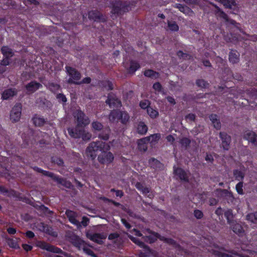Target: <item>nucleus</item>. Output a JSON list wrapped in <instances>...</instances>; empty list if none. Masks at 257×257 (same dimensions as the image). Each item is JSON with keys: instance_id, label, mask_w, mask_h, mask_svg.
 Instances as JSON below:
<instances>
[{"instance_id": "nucleus-34", "label": "nucleus", "mask_w": 257, "mask_h": 257, "mask_svg": "<svg viewBox=\"0 0 257 257\" xmlns=\"http://www.w3.org/2000/svg\"><path fill=\"white\" fill-rule=\"evenodd\" d=\"M129 238L135 244H137L139 246L142 248H147L149 250V247L143 241L140 240V239L134 237L132 235L129 236Z\"/></svg>"}, {"instance_id": "nucleus-51", "label": "nucleus", "mask_w": 257, "mask_h": 257, "mask_svg": "<svg viewBox=\"0 0 257 257\" xmlns=\"http://www.w3.org/2000/svg\"><path fill=\"white\" fill-rule=\"evenodd\" d=\"M7 243H8V245L12 248H14V249H20V247L19 245L18 242L15 239H13L12 238H8L7 240Z\"/></svg>"}, {"instance_id": "nucleus-40", "label": "nucleus", "mask_w": 257, "mask_h": 257, "mask_svg": "<svg viewBox=\"0 0 257 257\" xmlns=\"http://www.w3.org/2000/svg\"><path fill=\"white\" fill-rule=\"evenodd\" d=\"M221 191L224 194V197L227 200L228 202L232 203L234 200L233 193L231 191H228L226 189H222Z\"/></svg>"}, {"instance_id": "nucleus-57", "label": "nucleus", "mask_w": 257, "mask_h": 257, "mask_svg": "<svg viewBox=\"0 0 257 257\" xmlns=\"http://www.w3.org/2000/svg\"><path fill=\"white\" fill-rule=\"evenodd\" d=\"M180 143L181 144L182 146L187 147L189 146L191 143V141L189 139L187 138H183L182 139H181Z\"/></svg>"}, {"instance_id": "nucleus-9", "label": "nucleus", "mask_w": 257, "mask_h": 257, "mask_svg": "<svg viewBox=\"0 0 257 257\" xmlns=\"http://www.w3.org/2000/svg\"><path fill=\"white\" fill-rule=\"evenodd\" d=\"M22 105L21 104H16L12 108L10 113V119L13 122L18 121L21 116Z\"/></svg>"}, {"instance_id": "nucleus-4", "label": "nucleus", "mask_w": 257, "mask_h": 257, "mask_svg": "<svg viewBox=\"0 0 257 257\" xmlns=\"http://www.w3.org/2000/svg\"><path fill=\"white\" fill-rule=\"evenodd\" d=\"M130 118L129 114L125 111L113 109L109 114V120L110 122L119 120L123 124H126L129 121Z\"/></svg>"}, {"instance_id": "nucleus-12", "label": "nucleus", "mask_w": 257, "mask_h": 257, "mask_svg": "<svg viewBox=\"0 0 257 257\" xmlns=\"http://www.w3.org/2000/svg\"><path fill=\"white\" fill-rule=\"evenodd\" d=\"M148 233L151 234L149 235L144 236L142 237L143 241L149 243H153L155 242L158 238L160 239L161 235L150 229H147Z\"/></svg>"}, {"instance_id": "nucleus-31", "label": "nucleus", "mask_w": 257, "mask_h": 257, "mask_svg": "<svg viewBox=\"0 0 257 257\" xmlns=\"http://www.w3.org/2000/svg\"><path fill=\"white\" fill-rule=\"evenodd\" d=\"M2 54L3 55L4 57L6 58H9L11 59L14 55V53L13 51V50L7 46H4L2 47L1 50Z\"/></svg>"}, {"instance_id": "nucleus-64", "label": "nucleus", "mask_w": 257, "mask_h": 257, "mask_svg": "<svg viewBox=\"0 0 257 257\" xmlns=\"http://www.w3.org/2000/svg\"><path fill=\"white\" fill-rule=\"evenodd\" d=\"M153 88L156 91H158L160 92L162 89V86L160 82H157L153 84Z\"/></svg>"}, {"instance_id": "nucleus-36", "label": "nucleus", "mask_w": 257, "mask_h": 257, "mask_svg": "<svg viewBox=\"0 0 257 257\" xmlns=\"http://www.w3.org/2000/svg\"><path fill=\"white\" fill-rule=\"evenodd\" d=\"M144 75L146 77L155 79L159 78L160 76L159 73L152 69L146 70L144 72Z\"/></svg>"}, {"instance_id": "nucleus-62", "label": "nucleus", "mask_w": 257, "mask_h": 257, "mask_svg": "<svg viewBox=\"0 0 257 257\" xmlns=\"http://www.w3.org/2000/svg\"><path fill=\"white\" fill-rule=\"evenodd\" d=\"M110 191L111 192H115V195L117 197H122L124 195V193L122 190H116L114 188H112Z\"/></svg>"}, {"instance_id": "nucleus-58", "label": "nucleus", "mask_w": 257, "mask_h": 257, "mask_svg": "<svg viewBox=\"0 0 257 257\" xmlns=\"http://www.w3.org/2000/svg\"><path fill=\"white\" fill-rule=\"evenodd\" d=\"M56 97L59 102H62L63 103H66L67 101V98L63 93H58L56 95Z\"/></svg>"}, {"instance_id": "nucleus-53", "label": "nucleus", "mask_w": 257, "mask_h": 257, "mask_svg": "<svg viewBox=\"0 0 257 257\" xmlns=\"http://www.w3.org/2000/svg\"><path fill=\"white\" fill-rule=\"evenodd\" d=\"M224 216L227 219V222L229 224L230 223H231L233 221H234L235 220H233L232 219L233 218L232 210H228L224 213Z\"/></svg>"}, {"instance_id": "nucleus-22", "label": "nucleus", "mask_w": 257, "mask_h": 257, "mask_svg": "<svg viewBox=\"0 0 257 257\" xmlns=\"http://www.w3.org/2000/svg\"><path fill=\"white\" fill-rule=\"evenodd\" d=\"M18 91L16 88H8L5 90L2 94L3 100H8L17 94Z\"/></svg>"}, {"instance_id": "nucleus-1", "label": "nucleus", "mask_w": 257, "mask_h": 257, "mask_svg": "<svg viewBox=\"0 0 257 257\" xmlns=\"http://www.w3.org/2000/svg\"><path fill=\"white\" fill-rule=\"evenodd\" d=\"M111 5V16L112 19L123 15L124 13L128 12L131 9L130 3L123 2L122 0H115L110 3Z\"/></svg>"}, {"instance_id": "nucleus-26", "label": "nucleus", "mask_w": 257, "mask_h": 257, "mask_svg": "<svg viewBox=\"0 0 257 257\" xmlns=\"http://www.w3.org/2000/svg\"><path fill=\"white\" fill-rule=\"evenodd\" d=\"M141 68V65L136 60H132L130 62V66L127 69L128 74L133 75L136 71Z\"/></svg>"}, {"instance_id": "nucleus-27", "label": "nucleus", "mask_w": 257, "mask_h": 257, "mask_svg": "<svg viewBox=\"0 0 257 257\" xmlns=\"http://www.w3.org/2000/svg\"><path fill=\"white\" fill-rule=\"evenodd\" d=\"M209 118L211 120L214 127L217 130H219L221 128V124L220 119L216 114L212 113L211 114Z\"/></svg>"}, {"instance_id": "nucleus-16", "label": "nucleus", "mask_w": 257, "mask_h": 257, "mask_svg": "<svg viewBox=\"0 0 257 257\" xmlns=\"http://www.w3.org/2000/svg\"><path fill=\"white\" fill-rule=\"evenodd\" d=\"M66 215L70 222L76 226L78 228L81 227L80 222L76 219V215L74 212L67 210Z\"/></svg>"}, {"instance_id": "nucleus-13", "label": "nucleus", "mask_w": 257, "mask_h": 257, "mask_svg": "<svg viewBox=\"0 0 257 257\" xmlns=\"http://www.w3.org/2000/svg\"><path fill=\"white\" fill-rule=\"evenodd\" d=\"M230 226L232 231L239 236H242L244 234V230L241 223L236 221L230 223Z\"/></svg>"}, {"instance_id": "nucleus-41", "label": "nucleus", "mask_w": 257, "mask_h": 257, "mask_svg": "<svg viewBox=\"0 0 257 257\" xmlns=\"http://www.w3.org/2000/svg\"><path fill=\"white\" fill-rule=\"evenodd\" d=\"M233 175L236 180L241 181L244 178V173L238 169H235L233 171Z\"/></svg>"}, {"instance_id": "nucleus-44", "label": "nucleus", "mask_w": 257, "mask_h": 257, "mask_svg": "<svg viewBox=\"0 0 257 257\" xmlns=\"http://www.w3.org/2000/svg\"><path fill=\"white\" fill-rule=\"evenodd\" d=\"M247 220L253 223H257V211L253 213H249L246 216Z\"/></svg>"}, {"instance_id": "nucleus-3", "label": "nucleus", "mask_w": 257, "mask_h": 257, "mask_svg": "<svg viewBox=\"0 0 257 257\" xmlns=\"http://www.w3.org/2000/svg\"><path fill=\"white\" fill-rule=\"evenodd\" d=\"M106 145L105 143L99 141L91 142L86 150L87 157L94 160L96 157L97 152L103 151Z\"/></svg>"}, {"instance_id": "nucleus-32", "label": "nucleus", "mask_w": 257, "mask_h": 257, "mask_svg": "<svg viewBox=\"0 0 257 257\" xmlns=\"http://www.w3.org/2000/svg\"><path fill=\"white\" fill-rule=\"evenodd\" d=\"M148 130V127L145 123L142 121L139 122L137 126V132L141 135H146Z\"/></svg>"}, {"instance_id": "nucleus-50", "label": "nucleus", "mask_w": 257, "mask_h": 257, "mask_svg": "<svg viewBox=\"0 0 257 257\" xmlns=\"http://www.w3.org/2000/svg\"><path fill=\"white\" fill-rule=\"evenodd\" d=\"M176 55L179 59H182L183 60H189L191 57V56L190 54L184 53L181 50L177 51Z\"/></svg>"}, {"instance_id": "nucleus-55", "label": "nucleus", "mask_w": 257, "mask_h": 257, "mask_svg": "<svg viewBox=\"0 0 257 257\" xmlns=\"http://www.w3.org/2000/svg\"><path fill=\"white\" fill-rule=\"evenodd\" d=\"M243 182L240 181L238 182L235 186V189L237 193L239 195H243L244 192L243 190Z\"/></svg>"}, {"instance_id": "nucleus-59", "label": "nucleus", "mask_w": 257, "mask_h": 257, "mask_svg": "<svg viewBox=\"0 0 257 257\" xmlns=\"http://www.w3.org/2000/svg\"><path fill=\"white\" fill-rule=\"evenodd\" d=\"M140 107L143 109H148V107H150V102L148 100L141 101L140 102Z\"/></svg>"}, {"instance_id": "nucleus-61", "label": "nucleus", "mask_w": 257, "mask_h": 257, "mask_svg": "<svg viewBox=\"0 0 257 257\" xmlns=\"http://www.w3.org/2000/svg\"><path fill=\"white\" fill-rule=\"evenodd\" d=\"M194 215L197 219H201L203 216V213L202 211L195 209L194 211Z\"/></svg>"}, {"instance_id": "nucleus-42", "label": "nucleus", "mask_w": 257, "mask_h": 257, "mask_svg": "<svg viewBox=\"0 0 257 257\" xmlns=\"http://www.w3.org/2000/svg\"><path fill=\"white\" fill-rule=\"evenodd\" d=\"M147 111V113L151 118H156L159 116V112L158 110L156 108H153L151 106L148 107Z\"/></svg>"}, {"instance_id": "nucleus-17", "label": "nucleus", "mask_w": 257, "mask_h": 257, "mask_svg": "<svg viewBox=\"0 0 257 257\" xmlns=\"http://www.w3.org/2000/svg\"><path fill=\"white\" fill-rule=\"evenodd\" d=\"M105 102L110 108L118 107L121 105V101L118 98L112 96L110 94H108Z\"/></svg>"}, {"instance_id": "nucleus-35", "label": "nucleus", "mask_w": 257, "mask_h": 257, "mask_svg": "<svg viewBox=\"0 0 257 257\" xmlns=\"http://www.w3.org/2000/svg\"><path fill=\"white\" fill-rule=\"evenodd\" d=\"M174 7L186 15H188L192 11L190 8L181 4H175Z\"/></svg>"}, {"instance_id": "nucleus-56", "label": "nucleus", "mask_w": 257, "mask_h": 257, "mask_svg": "<svg viewBox=\"0 0 257 257\" xmlns=\"http://www.w3.org/2000/svg\"><path fill=\"white\" fill-rule=\"evenodd\" d=\"M160 138V135L159 134H155L154 135H152L149 137L146 138L147 139V141L151 142H157Z\"/></svg>"}, {"instance_id": "nucleus-60", "label": "nucleus", "mask_w": 257, "mask_h": 257, "mask_svg": "<svg viewBox=\"0 0 257 257\" xmlns=\"http://www.w3.org/2000/svg\"><path fill=\"white\" fill-rule=\"evenodd\" d=\"M10 59L9 58H6L5 57H4V58L2 60H0V65L1 67H5L8 66L10 64Z\"/></svg>"}, {"instance_id": "nucleus-28", "label": "nucleus", "mask_w": 257, "mask_h": 257, "mask_svg": "<svg viewBox=\"0 0 257 257\" xmlns=\"http://www.w3.org/2000/svg\"><path fill=\"white\" fill-rule=\"evenodd\" d=\"M110 134V128L109 127H105L99 132L98 137L101 140L106 141L109 139Z\"/></svg>"}, {"instance_id": "nucleus-43", "label": "nucleus", "mask_w": 257, "mask_h": 257, "mask_svg": "<svg viewBox=\"0 0 257 257\" xmlns=\"http://www.w3.org/2000/svg\"><path fill=\"white\" fill-rule=\"evenodd\" d=\"M145 140H147V139H140L138 142V149L141 151L146 152L148 149L147 146L146 144Z\"/></svg>"}, {"instance_id": "nucleus-18", "label": "nucleus", "mask_w": 257, "mask_h": 257, "mask_svg": "<svg viewBox=\"0 0 257 257\" xmlns=\"http://www.w3.org/2000/svg\"><path fill=\"white\" fill-rule=\"evenodd\" d=\"M243 138L251 143L254 146H257V134L252 131H248L244 133Z\"/></svg>"}, {"instance_id": "nucleus-45", "label": "nucleus", "mask_w": 257, "mask_h": 257, "mask_svg": "<svg viewBox=\"0 0 257 257\" xmlns=\"http://www.w3.org/2000/svg\"><path fill=\"white\" fill-rule=\"evenodd\" d=\"M160 240L164 241V242H165L169 245L176 246L177 244V241L171 238L166 237L165 236H162L161 235Z\"/></svg>"}, {"instance_id": "nucleus-23", "label": "nucleus", "mask_w": 257, "mask_h": 257, "mask_svg": "<svg viewBox=\"0 0 257 257\" xmlns=\"http://www.w3.org/2000/svg\"><path fill=\"white\" fill-rule=\"evenodd\" d=\"M148 163L150 166L156 170L161 171L163 170L164 165L160 161L154 158H150Z\"/></svg>"}, {"instance_id": "nucleus-20", "label": "nucleus", "mask_w": 257, "mask_h": 257, "mask_svg": "<svg viewBox=\"0 0 257 257\" xmlns=\"http://www.w3.org/2000/svg\"><path fill=\"white\" fill-rule=\"evenodd\" d=\"M98 86L103 90L110 91L113 89V83L108 79L99 80Z\"/></svg>"}, {"instance_id": "nucleus-8", "label": "nucleus", "mask_w": 257, "mask_h": 257, "mask_svg": "<svg viewBox=\"0 0 257 257\" xmlns=\"http://www.w3.org/2000/svg\"><path fill=\"white\" fill-rule=\"evenodd\" d=\"M173 172L174 174L178 177L181 182L185 183L189 182V175L184 169L174 166L173 167Z\"/></svg>"}, {"instance_id": "nucleus-7", "label": "nucleus", "mask_w": 257, "mask_h": 257, "mask_svg": "<svg viewBox=\"0 0 257 257\" xmlns=\"http://www.w3.org/2000/svg\"><path fill=\"white\" fill-rule=\"evenodd\" d=\"M88 17L90 20H93L94 22L104 23L107 21L106 16L97 10L89 11Z\"/></svg>"}, {"instance_id": "nucleus-5", "label": "nucleus", "mask_w": 257, "mask_h": 257, "mask_svg": "<svg viewBox=\"0 0 257 257\" xmlns=\"http://www.w3.org/2000/svg\"><path fill=\"white\" fill-rule=\"evenodd\" d=\"M74 116L76 118L77 126L85 127L90 123L89 117L81 110H77Z\"/></svg>"}, {"instance_id": "nucleus-48", "label": "nucleus", "mask_w": 257, "mask_h": 257, "mask_svg": "<svg viewBox=\"0 0 257 257\" xmlns=\"http://www.w3.org/2000/svg\"><path fill=\"white\" fill-rule=\"evenodd\" d=\"M44 231L53 237H57L58 235V233L56 231H54L53 228L51 226H44Z\"/></svg>"}, {"instance_id": "nucleus-2", "label": "nucleus", "mask_w": 257, "mask_h": 257, "mask_svg": "<svg viewBox=\"0 0 257 257\" xmlns=\"http://www.w3.org/2000/svg\"><path fill=\"white\" fill-rule=\"evenodd\" d=\"M33 169L37 172L42 173L43 175L51 178L58 184H60L67 188H71L72 186L71 183L69 181H68L66 179L60 177L58 175H55L53 172L44 170L37 166L34 167Z\"/></svg>"}, {"instance_id": "nucleus-15", "label": "nucleus", "mask_w": 257, "mask_h": 257, "mask_svg": "<svg viewBox=\"0 0 257 257\" xmlns=\"http://www.w3.org/2000/svg\"><path fill=\"white\" fill-rule=\"evenodd\" d=\"M65 69L69 76L76 81H79L81 79V75L80 73L75 68L70 66H66Z\"/></svg>"}, {"instance_id": "nucleus-11", "label": "nucleus", "mask_w": 257, "mask_h": 257, "mask_svg": "<svg viewBox=\"0 0 257 257\" xmlns=\"http://www.w3.org/2000/svg\"><path fill=\"white\" fill-rule=\"evenodd\" d=\"M219 137L221 140V146L223 150L228 151L230 148L231 137L225 132H220Z\"/></svg>"}, {"instance_id": "nucleus-29", "label": "nucleus", "mask_w": 257, "mask_h": 257, "mask_svg": "<svg viewBox=\"0 0 257 257\" xmlns=\"http://www.w3.org/2000/svg\"><path fill=\"white\" fill-rule=\"evenodd\" d=\"M239 53L236 50L231 49L229 53V61L232 64H236L239 61Z\"/></svg>"}, {"instance_id": "nucleus-46", "label": "nucleus", "mask_w": 257, "mask_h": 257, "mask_svg": "<svg viewBox=\"0 0 257 257\" xmlns=\"http://www.w3.org/2000/svg\"><path fill=\"white\" fill-rule=\"evenodd\" d=\"M48 88L53 93H56L61 88L60 85L57 83L54 82H50L48 83Z\"/></svg>"}, {"instance_id": "nucleus-21", "label": "nucleus", "mask_w": 257, "mask_h": 257, "mask_svg": "<svg viewBox=\"0 0 257 257\" xmlns=\"http://www.w3.org/2000/svg\"><path fill=\"white\" fill-rule=\"evenodd\" d=\"M80 127L77 126V124L75 127H68L67 128L68 133L71 138L80 139L83 130V128H80Z\"/></svg>"}, {"instance_id": "nucleus-37", "label": "nucleus", "mask_w": 257, "mask_h": 257, "mask_svg": "<svg viewBox=\"0 0 257 257\" xmlns=\"http://www.w3.org/2000/svg\"><path fill=\"white\" fill-rule=\"evenodd\" d=\"M222 4L226 8L231 9L232 7L236 6L235 0H217Z\"/></svg>"}, {"instance_id": "nucleus-10", "label": "nucleus", "mask_w": 257, "mask_h": 257, "mask_svg": "<svg viewBox=\"0 0 257 257\" xmlns=\"http://www.w3.org/2000/svg\"><path fill=\"white\" fill-rule=\"evenodd\" d=\"M97 159L99 162L102 164H109L113 161L114 157L111 152L103 151L98 155Z\"/></svg>"}, {"instance_id": "nucleus-38", "label": "nucleus", "mask_w": 257, "mask_h": 257, "mask_svg": "<svg viewBox=\"0 0 257 257\" xmlns=\"http://www.w3.org/2000/svg\"><path fill=\"white\" fill-rule=\"evenodd\" d=\"M51 162L52 163L57 165L59 167H63L64 166V162L63 160L58 156H52L51 157Z\"/></svg>"}, {"instance_id": "nucleus-54", "label": "nucleus", "mask_w": 257, "mask_h": 257, "mask_svg": "<svg viewBox=\"0 0 257 257\" xmlns=\"http://www.w3.org/2000/svg\"><path fill=\"white\" fill-rule=\"evenodd\" d=\"M168 26L169 29L174 32H177L179 30V26L175 22H168Z\"/></svg>"}, {"instance_id": "nucleus-6", "label": "nucleus", "mask_w": 257, "mask_h": 257, "mask_svg": "<svg viewBox=\"0 0 257 257\" xmlns=\"http://www.w3.org/2000/svg\"><path fill=\"white\" fill-rule=\"evenodd\" d=\"M35 245L42 249L52 252L59 253L61 251V249L60 248L51 245L44 241L37 240L35 243Z\"/></svg>"}, {"instance_id": "nucleus-39", "label": "nucleus", "mask_w": 257, "mask_h": 257, "mask_svg": "<svg viewBox=\"0 0 257 257\" xmlns=\"http://www.w3.org/2000/svg\"><path fill=\"white\" fill-rule=\"evenodd\" d=\"M196 85L202 89H206L209 87V83L208 81L203 79H198L196 80Z\"/></svg>"}, {"instance_id": "nucleus-52", "label": "nucleus", "mask_w": 257, "mask_h": 257, "mask_svg": "<svg viewBox=\"0 0 257 257\" xmlns=\"http://www.w3.org/2000/svg\"><path fill=\"white\" fill-rule=\"evenodd\" d=\"M91 138V134L83 129L80 138H81L84 141H88L90 140Z\"/></svg>"}, {"instance_id": "nucleus-49", "label": "nucleus", "mask_w": 257, "mask_h": 257, "mask_svg": "<svg viewBox=\"0 0 257 257\" xmlns=\"http://www.w3.org/2000/svg\"><path fill=\"white\" fill-rule=\"evenodd\" d=\"M137 188L141 191L143 194L146 195L150 192V189L145 186H144L141 183H137L136 184Z\"/></svg>"}, {"instance_id": "nucleus-47", "label": "nucleus", "mask_w": 257, "mask_h": 257, "mask_svg": "<svg viewBox=\"0 0 257 257\" xmlns=\"http://www.w3.org/2000/svg\"><path fill=\"white\" fill-rule=\"evenodd\" d=\"M92 128L94 131L100 132L101 130L104 128L102 124L98 121H93L91 123Z\"/></svg>"}, {"instance_id": "nucleus-30", "label": "nucleus", "mask_w": 257, "mask_h": 257, "mask_svg": "<svg viewBox=\"0 0 257 257\" xmlns=\"http://www.w3.org/2000/svg\"><path fill=\"white\" fill-rule=\"evenodd\" d=\"M105 237V235L103 234L95 233L91 234L89 238L91 240L101 244L103 243V240Z\"/></svg>"}, {"instance_id": "nucleus-14", "label": "nucleus", "mask_w": 257, "mask_h": 257, "mask_svg": "<svg viewBox=\"0 0 257 257\" xmlns=\"http://www.w3.org/2000/svg\"><path fill=\"white\" fill-rule=\"evenodd\" d=\"M0 193L9 197H15L19 198V200L22 199V198L20 196L21 194L19 192L13 189L9 190L3 186H0Z\"/></svg>"}, {"instance_id": "nucleus-19", "label": "nucleus", "mask_w": 257, "mask_h": 257, "mask_svg": "<svg viewBox=\"0 0 257 257\" xmlns=\"http://www.w3.org/2000/svg\"><path fill=\"white\" fill-rule=\"evenodd\" d=\"M42 87V85L41 83L34 80L31 81L25 86L27 92L31 93L35 92Z\"/></svg>"}, {"instance_id": "nucleus-63", "label": "nucleus", "mask_w": 257, "mask_h": 257, "mask_svg": "<svg viewBox=\"0 0 257 257\" xmlns=\"http://www.w3.org/2000/svg\"><path fill=\"white\" fill-rule=\"evenodd\" d=\"M144 249H145V252H140L139 254V257H148L149 256L151 252L150 248H149V250H148L147 248Z\"/></svg>"}, {"instance_id": "nucleus-33", "label": "nucleus", "mask_w": 257, "mask_h": 257, "mask_svg": "<svg viewBox=\"0 0 257 257\" xmlns=\"http://www.w3.org/2000/svg\"><path fill=\"white\" fill-rule=\"evenodd\" d=\"M71 239L73 245L78 248H80L85 244V241L78 236L75 235Z\"/></svg>"}, {"instance_id": "nucleus-25", "label": "nucleus", "mask_w": 257, "mask_h": 257, "mask_svg": "<svg viewBox=\"0 0 257 257\" xmlns=\"http://www.w3.org/2000/svg\"><path fill=\"white\" fill-rule=\"evenodd\" d=\"M32 120L35 126L41 127L44 125L47 119L38 114H35L33 116Z\"/></svg>"}, {"instance_id": "nucleus-24", "label": "nucleus", "mask_w": 257, "mask_h": 257, "mask_svg": "<svg viewBox=\"0 0 257 257\" xmlns=\"http://www.w3.org/2000/svg\"><path fill=\"white\" fill-rule=\"evenodd\" d=\"M216 9V14L218 17L224 20L226 22H230L231 24L234 25L236 22L234 20H230L227 15L219 7L216 5H214Z\"/></svg>"}]
</instances>
